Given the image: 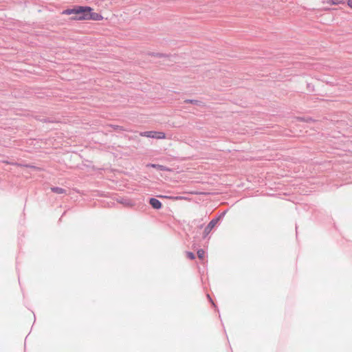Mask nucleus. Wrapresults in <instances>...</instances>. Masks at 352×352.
I'll list each match as a JSON object with an SVG mask.
<instances>
[{
    "instance_id": "1",
    "label": "nucleus",
    "mask_w": 352,
    "mask_h": 352,
    "mask_svg": "<svg viewBox=\"0 0 352 352\" xmlns=\"http://www.w3.org/2000/svg\"><path fill=\"white\" fill-rule=\"evenodd\" d=\"M103 19L102 16L96 12H93L92 10L85 12L83 15L76 16L72 17L73 20L76 21H83V20H93V21H100Z\"/></svg>"
},
{
    "instance_id": "2",
    "label": "nucleus",
    "mask_w": 352,
    "mask_h": 352,
    "mask_svg": "<svg viewBox=\"0 0 352 352\" xmlns=\"http://www.w3.org/2000/svg\"><path fill=\"white\" fill-rule=\"evenodd\" d=\"M93 10L89 6H75L73 8L66 9L63 11V14L70 15L72 14H78V16L83 15L85 12Z\"/></svg>"
},
{
    "instance_id": "3",
    "label": "nucleus",
    "mask_w": 352,
    "mask_h": 352,
    "mask_svg": "<svg viewBox=\"0 0 352 352\" xmlns=\"http://www.w3.org/2000/svg\"><path fill=\"white\" fill-rule=\"evenodd\" d=\"M226 211L222 212L218 217L212 219L208 226L205 228L204 234V237L206 236L213 229V228L218 223V222L224 217Z\"/></svg>"
},
{
    "instance_id": "4",
    "label": "nucleus",
    "mask_w": 352,
    "mask_h": 352,
    "mask_svg": "<svg viewBox=\"0 0 352 352\" xmlns=\"http://www.w3.org/2000/svg\"><path fill=\"white\" fill-rule=\"evenodd\" d=\"M141 136L155 138V139H164L166 138V135L164 132L160 131H144L140 133Z\"/></svg>"
},
{
    "instance_id": "5",
    "label": "nucleus",
    "mask_w": 352,
    "mask_h": 352,
    "mask_svg": "<svg viewBox=\"0 0 352 352\" xmlns=\"http://www.w3.org/2000/svg\"><path fill=\"white\" fill-rule=\"evenodd\" d=\"M149 204L153 208L156 210L162 208V203L157 199L155 198H151L149 199Z\"/></svg>"
},
{
    "instance_id": "6",
    "label": "nucleus",
    "mask_w": 352,
    "mask_h": 352,
    "mask_svg": "<svg viewBox=\"0 0 352 352\" xmlns=\"http://www.w3.org/2000/svg\"><path fill=\"white\" fill-rule=\"evenodd\" d=\"M51 190L53 192L56 193V194L66 193V190L63 188H60V187H52V188H51Z\"/></svg>"
},
{
    "instance_id": "7",
    "label": "nucleus",
    "mask_w": 352,
    "mask_h": 352,
    "mask_svg": "<svg viewBox=\"0 0 352 352\" xmlns=\"http://www.w3.org/2000/svg\"><path fill=\"white\" fill-rule=\"evenodd\" d=\"M149 166H151V167L157 168L158 170L164 171V170H167V168L164 166L160 165V164H150Z\"/></svg>"
},
{
    "instance_id": "8",
    "label": "nucleus",
    "mask_w": 352,
    "mask_h": 352,
    "mask_svg": "<svg viewBox=\"0 0 352 352\" xmlns=\"http://www.w3.org/2000/svg\"><path fill=\"white\" fill-rule=\"evenodd\" d=\"M327 3L331 5H338L344 3V1L343 0H328Z\"/></svg>"
},
{
    "instance_id": "9",
    "label": "nucleus",
    "mask_w": 352,
    "mask_h": 352,
    "mask_svg": "<svg viewBox=\"0 0 352 352\" xmlns=\"http://www.w3.org/2000/svg\"><path fill=\"white\" fill-rule=\"evenodd\" d=\"M204 254H205V252L204 250L200 249L197 251V256L199 257V258L203 259L204 257Z\"/></svg>"
},
{
    "instance_id": "10",
    "label": "nucleus",
    "mask_w": 352,
    "mask_h": 352,
    "mask_svg": "<svg viewBox=\"0 0 352 352\" xmlns=\"http://www.w3.org/2000/svg\"><path fill=\"white\" fill-rule=\"evenodd\" d=\"M186 256L190 260H193L195 258V256L194 253H192L191 252H186Z\"/></svg>"
},
{
    "instance_id": "11",
    "label": "nucleus",
    "mask_w": 352,
    "mask_h": 352,
    "mask_svg": "<svg viewBox=\"0 0 352 352\" xmlns=\"http://www.w3.org/2000/svg\"><path fill=\"white\" fill-rule=\"evenodd\" d=\"M185 102H191L195 104H197L198 102H199L198 100H185Z\"/></svg>"
},
{
    "instance_id": "12",
    "label": "nucleus",
    "mask_w": 352,
    "mask_h": 352,
    "mask_svg": "<svg viewBox=\"0 0 352 352\" xmlns=\"http://www.w3.org/2000/svg\"><path fill=\"white\" fill-rule=\"evenodd\" d=\"M151 55L152 56H157V57H164V56H165L164 54H159V53H156V54L155 53H152Z\"/></svg>"
},
{
    "instance_id": "13",
    "label": "nucleus",
    "mask_w": 352,
    "mask_h": 352,
    "mask_svg": "<svg viewBox=\"0 0 352 352\" xmlns=\"http://www.w3.org/2000/svg\"><path fill=\"white\" fill-rule=\"evenodd\" d=\"M207 297H208V298L209 299V300L212 302V305H213L214 307H215L216 305H215L214 302L212 301V298H210V295H209V294H208V295H207Z\"/></svg>"
},
{
    "instance_id": "14",
    "label": "nucleus",
    "mask_w": 352,
    "mask_h": 352,
    "mask_svg": "<svg viewBox=\"0 0 352 352\" xmlns=\"http://www.w3.org/2000/svg\"><path fill=\"white\" fill-rule=\"evenodd\" d=\"M347 5L352 8V0H348Z\"/></svg>"
}]
</instances>
